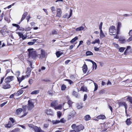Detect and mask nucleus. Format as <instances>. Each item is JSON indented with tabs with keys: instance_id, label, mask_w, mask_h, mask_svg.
Listing matches in <instances>:
<instances>
[{
	"instance_id": "7",
	"label": "nucleus",
	"mask_w": 132,
	"mask_h": 132,
	"mask_svg": "<svg viewBox=\"0 0 132 132\" xmlns=\"http://www.w3.org/2000/svg\"><path fill=\"white\" fill-rule=\"evenodd\" d=\"M84 129V127L83 125L80 124L77 126L76 131L77 132H79L80 131L83 130Z\"/></svg>"
},
{
	"instance_id": "13",
	"label": "nucleus",
	"mask_w": 132,
	"mask_h": 132,
	"mask_svg": "<svg viewBox=\"0 0 132 132\" xmlns=\"http://www.w3.org/2000/svg\"><path fill=\"white\" fill-rule=\"evenodd\" d=\"M23 91L21 89L17 92L15 94V95L16 96H18L22 94L23 93Z\"/></svg>"
},
{
	"instance_id": "58",
	"label": "nucleus",
	"mask_w": 132,
	"mask_h": 132,
	"mask_svg": "<svg viewBox=\"0 0 132 132\" xmlns=\"http://www.w3.org/2000/svg\"><path fill=\"white\" fill-rule=\"evenodd\" d=\"M5 76H4L1 79V81H0V84H1L3 82V80H4V78L5 77Z\"/></svg>"
},
{
	"instance_id": "35",
	"label": "nucleus",
	"mask_w": 132,
	"mask_h": 132,
	"mask_svg": "<svg viewBox=\"0 0 132 132\" xmlns=\"http://www.w3.org/2000/svg\"><path fill=\"white\" fill-rule=\"evenodd\" d=\"M12 25L13 26L16 27L17 28V29H18L20 28V26L18 24L13 23L12 24Z\"/></svg>"
},
{
	"instance_id": "45",
	"label": "nucleus",
	"mask_w": 132,
	"mask_h": 132,
	"mask_svg": "<svg viewBox=\"0 0 132 132\" xmlns=\"http://www.w3.org/2000/svg\"><path fill=\"white\" fill-rule=\"evenodd\" d=\"M62 108V105L61 104H59L57 106L55 107V109H60Z\"/></svg>"
},
{
	"instance_id": "40",
	"label": "nucleus",
	"mask_w": 132,
	"mask_h": 132,
	"mask_svg": "<svg viewBox=\"0 0 132 132\" xmlns=\"http://www.w3.org/2000/svg\"><path fill=\"white\" fill-rule=\"evenodd\" d=\"M20 72L19 71H17L15 72V75L16 76V77H18L20 76Z\"/></svg>"
},
{
	"instance_id": "34",
	"label": "nucleus",
	"mask_w": 132,
	"mask_h": 132,
	"mask_svg": "<svg viewBox=\"0 0 132 132\" xmlns=\"http://www.w3.org/2000/svg\"><path fill=\"white\" fill-rule=\"evenodd\" d=\"M73 95L75 96L76 97L78 98V93L75 91L73 92Z\"/></svg>"
},
{
	"instance_id": "51",
	"label": "nucleus",
	"mask_w": 132,
	"mask_h": 132,
	"mask_svg": "<svg viewBox=\"0 0 132 132\" xmlns=\"http://www.w3.org/2000/svg\"><path fill=\"white\" fill-rule=\"evenodd\" d=\"M20 130L19 128H15L12 131V132H16L19 131Z\"/></svg>"
},
{
	"instance_id": "9",
	"label": "nucleus",
	"mask_w": 132,
	"mask_h": 132,
	"mask_svg": "<svg viewBox=\"0 0 132 132\" xmlns=\"http://www.w3.org/2000/svg\"><path fill=\"white\" fill-rule=\"evenodd\" d=\"M109 32L110 33H113L114 31H116V30L115 29V27L113 26H110L109 28Z\"/></svg>"
},
{
	"instance_id": "47",
	"label": "nucleus",
	"mask_w": 132,
	"mask_h": 132,
	"mask_svg": "<svg viewBox=\"0 0 132 132\" xmlns=\"http://www.w3.org/2000/svg\"><path fill=\"white\" fill-rule=\"evenodd\" d=\"M28 125L30 127L32 128L33 129L34 128V127H35V126H34L32 124H28Z\"/></svg>"
},
{
	"instance_id": "28",
	"label": "nucleus",
	"mask_w": 132,
	"mask_h": 132,
	"mask_svg": "<svg viewBox=\"0 0 132 132\" xmlns=\"http://www.w3.org/2000/svg\"><path fill=\"white\" fill-rule=\"evenodd\" d=\"M86 54L87 56H89L93 55V53L90 51H88L86 52Z\"/></svg>"
},
{
	"instance_id": "54",
	"label": "nucleus",
	"mask_w": 132,
	"mask_h": 132,
	"mask_svg": "<svg viewBox=\"0 0 132 132\" xmlns=\"http://www.w3.org/2000/svg\"><path fill=\"white\" fill-rule=\"evenodd\" d=\"M7 101L5 102L2 104H1L0 105V106L1 107H3V106H4L7 103Z\"/></svg>"
},
{
	"instance_id": "17",
	"label": "nucleus",
	"mask_w": 132,
	"mask_h": 132,
	"mask_svg": "<svg viewBox=\"0 0 132 132\" xmlns=\"http://www.w3.org/2000/svg\"><path fill=\"white\" fill-rule=\"evenodd\" d=\"M97 118L98 119H106V117L104 115H100L97 117Z\"/></svg>"
},
{
	"instance_id": "59",
	"label": "nucleus",
	"mask_w": 132,
	"mask_h": 132,
	"mask_svg": "<svg viewBox=\"0 0 132 132\" xmlns=\"http://www.w3.org/2000/svg\"><path fill=\"white\" fill-rule=\"evenodd\" d=\"M95 41L96 43H97L98 44H100V40L99 39H96L95 40Z\"/></svg>"
},
{
	"instance_id": "50",
	"label": "nucleus",
	"mask_w": 132,
	"mask_h": 132,
	"mask_svg": "<svg viewBox=\"0 0 132 132\" xmlns=\"http://www.w3.org/2000/svg\"><path fill=\"white\" fill-rule=\"evenodd\" d=\"M72 102L70 100H69L68 102V104L69 107L71 106H72Z\"/></svg>"
},
{
	"instance_id": "19",
	"label": "nucleus",
	"mask_w": 132,
	"mask_h": 132,
	"mask_svg": "<svg viewBox=\"0 0 132 132\" xmlns=\"http://www.w3.org/2000/svg\"><path fill=\"white\" fill-rule=\"evenodd\" d=\"M46 113L47 115H49L51 116L53 115V113L52 110L50 109L47 110H46Z\"/></svg>"
},
{
	"instance_id": "14",
	"label": "nucleus",
	"mask_w": 132,
	"mask_h": 132,
	"mask_svg": "<svg viewBox=\"0 0 132 132\" xmlns=\"http://www.w3.org/2000/svg\"><path fill=\"white\" fill-rule=\"evenodd\" d=\"M37 40L36 39H33L31 40L32 42H29L27 44L28 45H33L35 43V42H36Z\"/></svg>"
},
{
	"instance_id": "15",
	"label": "nucleus",
	"mask_w": 132,
	"mask_h": 132,
	"mask_svg": "<svg viewBox=\"0 0 132 132\" xmlns=\"http://www.w3.org/2000/svg\"><path fill=\"white\" fill-rule=\"evenodd\" d=\"M41 128L40 127H38L37 126H35L34 129L35 132H40Z\"/></svg>"
},
{
	"instance_id": "43",
	"label": "nucleus",
	"mask_w": 132,
	"mask_h": 132,
	"mask_svg": "<svg viewBox=\"0 0 132 132\" xmlns=\"http://www.w3.org/2000/svg\"><path fill=\"white\" fill-rule=\"evenodd\" d=\"M56 56L57 57H59L61 55V54L60 53V52L58 51H57L56 53Z\"/></svg>"
},
{
	"instance_id": "27",
	"label": "nucleus",
	"mask_w": 132,
	"mask_h": 132,
	"mask_svg": "<svg viewBox=\"0 0 132 132\" xmlns=\"http://www.w3.org/2000/svg\"><path fill=\"white\" fill-rule=\"evenodd\" d=\"M39 90H35L31 93V95L36 94L39 93Z\"/></svg>"
},
{
	"instance_id": "44",
	"label": "nucleus",
	"mask_w": 132,
	"mask_h": 132,
	"mask_svg": "<svg viewBox=\"0 0 132 132\" xmlns=\"http://www.w3.org/2000/svg\"><path fill=\"white\" fill-rule=\"evenodd\" d=\"M17 33L18 34L19 36L20 37V38H22L23 36V34L21 32H17Z\"/></svg>"
},
{
	"instance_id": "52",
	"label": "nucleus",
	"mask_w": 132,
	"mask_h": 132,
	"mask_svg": "<svg viewBox=\"0 0 132 132\" xmlns=\"http://www.w3.org/2000/svg\"><path fill=\"white\" fill-rule=\"evenodd\" d=\"M31 29V28L29 27L27 28H26L25 29V31H29Z\"/></svg>"
},
{
	"instance_id": "21",
	"label": "nucleus",
	"mask_w": 132,
	"mask_h": 132,
	"mask_svg": "<svg viewBox=\"0 0 132 132\" xmlns=\"http://www.w3.org/2000/svg\"><path fill=\"white\" fill-rule=\"evenodd\" d=\"M91 119V117L89 115H86L84 117V119L86 121H88Z\"/></svg>"
},
{
	"instance_id": "8",
	"label": "nucleus",
	"mask_w": 132,
	"mask_h": 132,
	"mask_svg": "<svg viewBox=\"0 0 132 132\" xmlns=\"http://www.w3.org/2000/svg\"><path fill=\"white\" fill-rule=\"evenodd\" d=\"M75 112L74 111H72V112L69 114L68 116V119H70L71 118H73L75 117Z\"/></svg>"
},
{
	"instance_id": "16",
	"label": "nucleus",
	"mask_w": 132,
	"mask_h": 132,
	"mask_svg": "<svg viewBox=\"0 0 132 132\" xmlns=\"http://www.w3.org/2000/svg\"><path fill=\"white\" fill-rule=\"evenodd\" d=\"M17 78L19 82V83L20 84L21 81L24 79L25 77L24 76H22L21 78L18 77H17Z\"/></svg>"
},
{
	"instance_id": "20",
	"label": "nucleus",
	"mask_w": 132,
	"mask_h": 132,
	"mask_svg": "<svg viewBox=\"0 0 132 132\" xmlns=\"http://www.w3.org/2000/svg\"><path fill=\"white\" fill-rule=\"evenodd\" d=\"M22 111L23 109L22 108L18 109L16 111V113L17 114H19L22 112Z\"/></svg>"
},
{
	"instance_id": "5",
	"label": "nucleus",
	"mask_w": 132,
	"mask_h": 132,
	"mask_svg": "<svg viewBox=\"0 0 132 132\" xmlns=\"http://www.w3.org/2000/svg\"><path fill=\"white\" fill-rule=\"evenodd\" d=\"M119 107L124 106L125 109H127L128 108V106L126 103L124 102H121L119 103Z\"/></svg>"
},
{
	"instance_id": "10",
	"label": "nucleus",
	"mask_w": 132,
	"mask_h": 132,
	"mask_svg": "<svg viewBox=\"0 0 132 132\" xmlns=\"http://www.w3.org/2000/svg\"><path fill=\"white\" fill-rule=\"evenodd\" d=\"M11 86L10 84L8 83H7L3 85L2 88L4 89H6L10 88H11Z\"/></svg>"
},
{
	"instance_id": "22",
	"label": "nucleus",
	"mask_w": 132,
	"mask_h": 132,
	"mask_svg": "<svg viewBox=\"0 0 132 132\" xmlns=\"http://www.w3.org/2000/svg\"><path fill=\"white\" fill-rule=\"evenodd\" d=\"M130 118H128L126 121V123L128 126L130 125L131 123V122L130 121Z\"/></svg>"
},
{
	"instance_id": "53",
	"label": "nucleus",
	"mask_w": 132,
	"mask_h": 132,
	"mask_svg": "<svg viewBox=\"0 0 132 132\" xmlns=\"http://www.w3.org/2000/svg\"><path fill=\"white\" fill-rule=\"evenodd\" d=\"M50 9L51 10L52 12H53V11H55V9L54 6L51 7Z\"/></svg>"
},
{
	"instance_id": "26",
	"label": "nucleus",
	"mask_w": 132,
	"mask_h": 132,
	"mask_svg": "<svg viewBox=\"0 0 132 132\" xmlns=\"http://www.w3.org/2000/svg\"><path fill=\"white\" fill-rule=\"evenodd\" d=\"M52 122L53 125H56L60 123V121L59 120H52Z\"/></svg>"
},
{
	"instance_id": "55",
	"label": "nucleus",
	"mask_w": 132,
	"mask_h": 132,
	"mask_svg": "<svg viewBox=\"0 0 132 132\" xmlns=\"http://www.w3.org/2000/svg\"><path fill=\"white\" fill-rule=\"evenodd\" d=\"M59 121H60V122H61L63 123H64L65 121V120L63 118L61 119Z\"/></svg>"
},
{
	"instance_id": "2",
	"label": "nucleus",
	"mask_w": 132,
	"mask_h": 132,
	"mask_svg": "<svg viewBox=\"0 0 132 132\" xmlns=\"http://www.w3.org/2000/svg\"><path fill=\"white\" fill-rule=\"evenodd\" d=\"M27 109L28 110H31L34 107V103L31 100H29L28 101Z\"/></svg>"
},
{
	"instance_id": "23",
	"label": "nucleus",
	"mask_w": 132,
	"mask_h": 132,
	"mask_svg": "<svg viewBox=\"0 0 132 132\" xmlns=\"http://www.w3.org/2000/svg\"><path fill=\"white\" fill-rule=\"evenodd\" d=\"M84 28L83 27L81 26L76 28V30L77 31H79L82 30H84Z\"/></svg>"
},
{
	"instance_id": "56",
	"label": "nucleus",
	"mask_w": 132,
	"mask_h": 132,
	"mask_svg": "<svg viewBox=\"0 0 132 132\" xmlns=\"http://www.w3.org/2000/svg\"><path fill=\"white\" fill-rule=\"evenodd\" d=\"M10 120L13 123H14L15 122L13 118H9Z\"/></svg>"
},
{
	"instance_id": "38",
	"label": "nucleus",
	"mask_w": 132,
	"mask_h": 132,
	"mask_svg": "<svg viewBox=\"0 0 132 132\" xmlns=\"http://www.w3.org/2000/svg\"><path fill=\"white\" fill-rule=\"evenodd\" d=\"M93 64V67L94 69V67H95V69H96L97 67V65L96 63L93 61V62L92 63Z\"/></svg>"
},
{
	"instance_id": "11",
	"label": "nucleus",
	"mask_w": 132,
	"mask_h": 132,
	"mask_svg": "<svg viewBox=\"0 0 132 132\" xmlns=\"http://www.w3.org/2000/svg\"><path fill=\"white\" fill-rule=\"evenodd\" d=\"M28 13L26 12H24L23 14L22 15V17L21 18L20 21L19 22L18 24H20V22L23 21L26 18V16L27 15Z\"/></svg>"
},
{
	"instance_id": "32",
	"label": "nucleus",
	"mask_w": 132,
	"mask_h": 132,
	"mask_svg": "<svg viewBox=\"0 0 132 132\" xmlns=\"http://www.w3.org/2000/svg\"><path fill=\"white\" fill-rule=\"evenodd\" d=\"M31 71V68L28 67L27 68V74H30Z\"/></svg>"
},
{
	"instance_id": "24",
	"label": "nucleus",
	"mask_w": 132,
	"mask_h": 132,
	"mask_svg": "<svg viewBox=\"0 0 132 132\" xmlns=\"http://www.w3.org/2000/svg\"><path fill=\"white\" fill-rule=\"evenodd\" d=\"M78 39V37L77 36L75 37L74 38L72 39L70 41V42L71 43H73L75 42Z\"/></svg>"
},
{
	"instance_id": "60",
	"label": "nucleus",
	"mask_w": 132,
	"mask_h": 132,
	"mask_svg": "<svg viewBox=\"0 0 132 132\" xmlns=\"http://www.w3.org/2000/svg\"><path fill=\"white\" fill-rule=\"evenodd\" d=\"M103 23L102 22H101L99 25V29L100 30L102 29V25Z\"/></svg>"
},
{
	"instance_id": "31",
	"label": "nucleus",
	"mask_w": 132,
	"mask_h": 132,
	"mask_svg": "<svg viewBox=\"0 0 132 132\" xmlns=\"http://www.w3.org/2000/svg\"><path fill=\"white\" fill-rule=\"evenodd\" d=\"M5 127L10 128L12 127V125L11 124L9 123L5 125Z\"/></svg>"
},
{
	"instance_id": "37",
	"label": "nucleus",
	"mask_w": 132,
	"mask_h": 132,
	"mask_svg": "<svg viewBox=\"0 0 132 132\" xmlns=\"http://www.w3.org/2000/svg\"><path fill=\"white\" fill-rule=\"evenodd\" d=\"M28 106L26 105H23L22 106V108L23 109V111L24 112H25L26 111L27 109V108Z\"/></svg>"
},
{
	"instance_id": "36",
	"label": "nucleus",
	"mask_w": 132,
	"mask_h": 132,
	"mask_svg": "<svg viewBox=\"0 0 132 132\" xmlns=\"http://www.w3.org/2000/svg\"><path fill=\"white\" fill-rule=\"evenodd\" d=\"M64 80L67 81L68 82L69 84L70 85L73 83V81L70 79H65Z\"/></svg>"
},
{
	"instance_id": "62",
	"label": "nucleus",
	"mask_w": 132,
	"mask_h": 132,
	"mask_svg": "<svg viewBox=\"0 0 132 132\" xmlns=\"http://www.w3.org/2000/svg\"><path fill=\"white\" fill-rule=\"evenodd\" d=\"M33 80L32 79H30L29 81V82L30 84H32L33 83Z\"/></svg>"
},
{
	"instance_id": "18",
	"label": "nucleus",
	"mask_w": 132,
	"mask_h": 132,
	"mask_svg": "<svg viewBox=\"0 0 132 132\" xmlns=\"http://www.w3.org/2000/svg\"><path fill=\"white\" fill-rule=\"evenodd\" d=\"M80 90L82 91L83 92H88V90H87V88L86 87L82 86L81 87Z\"/></svg>"
},
{
	"instance_id": "12",
	"label": "nucleus",
	"mask_w": 132,
	"mask_h": 132,
	"mask_svg": "<svg viewBox=\"0 0 132 132\" xmlns=\"http://www.w3.org/2000/svg\"><path fill=\"white\" fill-rule=\"evenodd\" d=\"M87 70V66L85 64H84L82 67V70L83 73H85L86 72Z\"/></svg>"
},
{
	"instance_id": "46",
	"label": "nucleus",
	"mask_w": 132,
	"mask_h": 132,
	"mask_svg": "<svg viewBox=\"0 0 132 132\" xmlns=\"http://www.w3.org/2000/svg\"><path fill=\"white\" fill-rule=\"evenodd\" d=\"M121 23L120 22H119L118 23L117 28L120 29L121 26Z\"/></svg>"
},
{
	"instance_id": "64",
	"label": "nucleus",
	"mask_w": 132,
	"mask_h": 132,
	"mask_svg": "<svg viewBox=\"0 0 132 132\" xmlns=\"http://www.w3.org/2000/svg\"><path fill=\"white\" fill-rule=\"evenodd\" d=\"M11 70L10 69H7L6 71V73L5 74V76H7V74L10 72Z\"/></svg>"
},
{
	"instance_id": "49",
	"label": "nucleus",
	"mask_w": 132,
	"mask_h": 132,
	"mask_svg": "<svg viewBox=\"0 0 132 132\" xmlns=\"http://www.w3.org/2000/svg\"><path fill=\"white\" fill-rule=\"evenodd\" d=\"M57 116L59 118H60L62 115V113L59 111L57 112Z\"/></svg>"
},
{
	"instance_id": "41",
	"label": "nucleus",
	"mask_w": 132,
	"mask_h": 132,
	"mask_svg": "<svg viewBox=\"0 0 132 132\" xmlns=\"http://www.w3.org/2000/svg\"><path fill=\"white\" fill-rule=\"evenodd\" d=\"M77 127V126L75 124H73L71 126L72 128L74 130H76V127Z\"/></svg>"
},
{
	"instance_id": "3",
	"label": "nucleus",
	"mask_w": 132,
	"mask_h": 132,
	"mask_svg": "<svg viewBox=\"0 0 132 132\" xmlns=\"http://www.w3.org/2000/svg\"><path fill=\"white\" fill-rule=\"evenodd\" d=\"M45 51L43 50H41L40 54H38V57L40 59H42L43 58H44L45 56Z\"/></svg>"
},
{
	"instance_id": "30",
	"label": "nucleus",
	"mask_w": 132,
	"mask_h": 132,
	"mask_svg": "<svg viewBox=\"0 0 132 132\" xmlns=\"http://www.w3.org/2000/svg\"><path fill=\"white\" fill-rule=\"evenodd\" d=\"M57 32L55 29H53L51 32V33L50 34L54 35H57Z\"/></svg>"
},
{
	"instance_id": "29",
	"label": "nucleus",
	"mask_w": 132,
	"mask_h": 132,
	"mask_svg": "<svg viewBox=\"0 0 132 132\" xmlns=\"http://www.w3.org/2000/svg\"><path fill=\"white\" fill-rule=\"evenodd\" d=\"M119 41L120 43L121 44L125 43L126 42V40L125 39L122 38H120L119 39Z\"/></svg>"
},
{
	"instance_id": "25",
	"label": "nucleus",
	"mask_w": 132,
	"mask_h": 132,
	"mask_svg": "<svg viewBox=\"0 0 132 132\" xmlns=\"http://www.w3.org/2000/svg\"><path fill=\"white\" fill-rule=\"evenodd\" d=\"M100 30V37L101 38H103L105 37V35L103 32L102 30Z\"/></svg>"
},
{
	"instance_id": "4",
	"label": "nucleus",
	"mask_w": 132,
	"mask_h": 132,
	"mask_svg": "<svg viewBox=\"0 0 132 132\" xmlns=\"http://www.w3.org/2000/svg\"><path fill=\"white\" fill-rule=\"evenodd\" d=\"M14 77L12 76H8L5 79L4 81L6 83H9L13 80Z\"/></svg>"
},
{
	"instance_id": "57",
	"label": "nucleus",
	"mask_w": 132,
	"mask_h": 132,
	"mask_svg": "<svg viewBox=\"0 0 132 132\" xmlns=\"http://www.w3.org/2000/svg\"><path fill=\"white\" fill-rule=\"evenodd\" d=\"M130 37L128 40H127V42H129L132 40V35Z\"/></svg>"
},
{
	"instance_id": "42",
	"label": "nucleus",
	"mask_w": 132,
	"mask_h": 132,
	"mask_svg": "<svg viewBox=\"0 0 132 132\" xmlns=\"http://www.w3.org/2000/svg\"><path fill=\"white\" fill-rule=\"evenodd\" d=\"M127 100H128L132 104V97L128 96L127 98Z\"/></svg>"
},
{
	"instance_id": "48",
	"label": "nucleus",
	"mask_w": 132,
	"mask_h": 132,
	"mask_svg": "<svg viewBox=\"0 0 132 132\" xmlns=\"http://www.w3.org/2000/svg\"><path fill=\"white\" fill-rule=\"evenodd\" d=\"M95 86V88L94 89V91H95L97 90L98 88V85L96 83H94Z\"/></svg>"
},
{
	"instance_id": "39",
	"label": "nucleus",
	"mask_w": 132,
	"mask_h": 132,
	"mask_svg": "<svg viewBox=\"0 0 132 132\" xmlns=\"http://www.w3.org/2000/svg\"><path fill=\"white\" fill-rule=\"evenodd\" d=\"M66 88V86L64 84L62 85L61 87V89L62 90H65Z\"/></svg>"
},
{
	"instance_id": "61",
	"label": "nucleus",
	"mask_w": 132,
	"mask_h": 132,
	"mask_svg": "<svg viewBox=\"0 0 132 132\" xmlns=\"http://www.w3.org/2000/svg\"><path fill=\"white\" fill-rule=\"evenodd\" d=\"M131 13L130 14H123L122 16H131Z\"/></svg>"
},
{
	"instance_id": "33",
	"label": "nucleus",
	"mask_w": 132,
	"mask_h": 132,
	"mask_svg": "<svg viewBox=\"0 0 132 132\" xmlns=\"http://www.w3.org/2000/svg\"><path fill=\"white\" fill-rule=\"evenodd\" d=\"M125 48L124 47H120L119 48V51L121 52H123Z\"/></svg>"
},
{
	"instance_id": "6",
	"label": "nucleus",
	"mask_w": 132,
	"mask_h": 132,
	"mask_svg": "<svg viewBox=\"0 0 132 132\" xmlns=\"http://www.w3.org/2000/svg\"><path fill=\"white\" fill-rule=\"evenodd\" d=\"M57 15L56 16L60 17L61 16L62 14V11L61 8H57L56 9Z\"/></svg>"
},
{
	"instance_id": "1",
	"label": "nucleus",
	"mask_w": 132,
	"mask_h": 132,
	"mask_svg": "<svg viewBox=\"0 0 132 132\" xmlns=\"http://www.w3.org/2000/svg\"><path fill=\"white\" fill-rule=\"evenodd\" d=\"M28 51L29 52V57H31L35 60L38 57V54L36 51L34 50L33 48H29L28 50Z\"/></svg>"
},
{
	"instance_id": "63",
	"label": "nucleus",
	"mask_w": 132,
	"mask_h": 132,
	"mask_svg": "<svg viewBox=\"0 0 132 132\" xmlns=\"http://www.w3.org/2000/svg\"><path fill=\"white\" fill-rule=\"evenodd\" d=\"M31 17L30 16V15H28V16H27L26 18V19L27 20V22H28L30 19Z\"/></svg>"
}]
</instances>
